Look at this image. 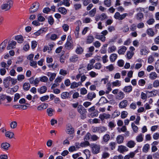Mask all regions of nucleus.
Returning <instances> with one entry per match:
<instances>
[{
  "label": "nucleus",
  "instance_id": "obj_14",
  "mask_svg": "<svg viewBox=\"0 0 159 159\" xmlns=\"http://www.w3.org/2000/svg\"><path fill=\"white\" fill-rule=\"evenodd\" d=\"M69 61L70 62L72 63L77 62L79 61V57L78 56L76 55H74L70 57Z\"/></svg>",
  "mask_w": 159,
  "mask_h": 159
},
{
  "label": "nucleus",
  "instance_id": "obj_34",
  "mask_svg": "<svg viewBox=\"0 0 159 159\" xmlns=\"http://www.w3.org/2000/svg\"><path fill=\"white\" fill-rule=\"evenodd\" d=\"M84 49L82 47L78 46L76 48L75 51V52L78 54H82L83 52Z\"/></svg>",
  "mask_w": 159,
  "mask_h": 159
},
{
  "label": "nucleus",
  "instance_id": "obj_59",
  "mask_svg": "<svg viewBox=\"0 0 159 159\" xmlns=\"http://www.w3.org/2000/svg\"><path fill=\"white\" fill-rule=\"evenodd\" d=\"M131 126L134 132L135 133H137L138 130V127L135 125L134 123H132Z\"/></svg>",
  "mask_w": 159,
  "mask_h": 159
},
{
  "label": "nucleus",
  "instance_id": "obj_54",
  "mask_svg": "<svg viewBox=\"0 0 159 159\" xmlns=\"http://www.w3.org/2000/svg\"><path fill=\"white\" fill-rule=\"evenodd\" d=\"M68 72L67 71L65 70H64L63 69H61L60 70L59 74L60 75H62L63 76H65L66 75Z\"/></svg>",
  "mask_w": 159,
  "mask_h": 159
},
{
  "label": "nucleus",
  "instance_id": "obj_29",
  "mask_svg": "<svg viewBox=\"0 0 159 159\" xmlns=\"http://www.w3.org/2000/svg\"><path fill=\"white\" fill-rule=\"evenodd\" d=\"M132 90V87L131 85H129L127 86H125L123 89V90L125 93H129Z\"/></svg>",
  "mask_w": 159,
  "mask_h": 159
},
{
  "label": "nucleus",
  "instance_id": "obj_56",
  "mask_svg": "<svg viewBox=\"0 0 159 159\" xmlns=\"http://www.w3.org/2000/svg\"><path fill=\"white\" fill-rule=\"evenodd\" d=\"M107 130L106 127L104 126L98 127V133H102L104 132Z\"/></svg>",
  "mask_w": 159,
  "mask_h": 159
},
{
  "label": "nucleus",
  "instance_id": "obj_43",
  "mask_svg": "<svg viewBox=\"0 0 159 159\" xmlns=\"http://www.w3.org/2000/svg\"><path fill=\"white\" fill-rule=\"evenodd\" d=\"M30 87V84L28 83H25L23 85V89L24 90H28Z\"/></svg>",
  "mask_w": 159,
  "mask_h": 159
},
{
  "label": "nucleus",
  "instance_id": "obj_22",
  "mask_svg": "<svg viewBox=\"0 0 159 159\" xmlns=\"http://www.w3.org/2000/svg\"><path fill=\"white\" fill-rule=\"evenodd\" d=\"M66 132L69 134H73L74 132V129L71 125H68L66 128Z\"/></svg>",
  "mask_w": 159,
  "mask_h": 159
},
{
  "label": "nucleus",
  "instance_id": "obj_28",
  "mask_svg": "<svg viewBox=\"0 0 159 159\" xmlns=\"http://www.w3.org/2000/svg\"><path fill=\"white\" fill-rule=\"evenodd\" d=\"M73 43L71 40L67 41L65 44V48L68 49L72 48H73Z\"/></svg>",
  "mask_w": 159,
  "mask_h": 159
},
{
  "label": "nucleus",
  "instance_id": "obj_5",
  "mask_svg": "<svg viewBox=\"0 0 159 159\" xmlns=\"http://www.w3.org/2000/svg\"><path fill=\"white\" fill-rule=\"evenodd\" d=\"M149 52V50L146 47H143L140 50V54L142 56L147 55Z\"/></svg>",
  "mask_w": 159,
  "mask_h": 159
},
{
  "label": "nucleus",
  "instance_id": "obj_33",
  "mask_svg": "<svg viewBox=\"0 0 159 159\" xmlns=\"http://www.w3.org/2000/svg\"><path fill=\"white\" fill-rule=\"evenodd\" d=\"M117 55L115 53H112L110 56V60L111 62H114L117 59Z\"/></svg>",
  "mask_w": 159,
  "mask_h": 159
},
{
  "label": "nucleus",
  "instance_id": "obj_11",
  "mask_svg": "<svg viewBox=\"0 0 159 159\" xmlns=\"http://www.w3.org/2000/svg\"><path fill=\"white\" fill-rule=\"evenodd\" d=\"M29 81L31 84H34L37 86L39 82V80L37 78L34 79V77H31L29 79Z\"/></svg>",
  "mask_w": 159,
  "mask_h": 159
},
{
  "label": "nucleus",
  "instance_id": "obj_24",
  "mask_svg": "<svg viewBox=\"0 0 159 159\" xmlns=\"http://www.w3.org/2000/svg\"><path fill=\"white\" fill-rule=\"evenodd\" d=\"M125 94L121 91H120L116 96V98L119 100L122 99L125 97Z\"/></svg>",
  "mask_w": 159,
  "mask_h": 159
},
{
  "label": "nucleus",
  "instance_id": "obj_39",
  "mask_svg": "<svg viewBox=\"0 0 159 159\" xmlns=\"http://www.w3.org/2000/svg\"><path fill=\"white\" fill-rule=\"evenodd\" d=\"M14 133L13 132L7 131L5 133V136L9 139H12L14 137Z\"/></svg>",
  "mask_w": 159,
  "mask_h": 159
},
{
  "label": "nucleus",
  "instance_id": "obj_20",
  "mask_svg": "<svg viewBox=\"0 0 159 159\" xmlns=\"http://www.w3.org/2000/svg\"><path fill=\"white\" fill-rule=\"evenodd\" d=\"M7 42V40L4 41L0 45V53L2 52L6 47V45Z\"/></svg>",
  "mask_w": 159,
  "mask_h": 159
},
{
  "label": "nucleus",
  "instance_id": "obj_58",
  "mask_svg": "<svg viewBox=\"0 0 159 159\" xmlns=\"http://www.w3.org/2000/svg\"><path fill=\"white\" fill-rule=\"evenodd\" d=\"M128 113L126 111H123L121 112V116L122 118L124 119L126 118L128 115Z\"/></svg>",
  "mask_w": 159,
  "mask_h": 159
},
{
  "label": "nucleus",
  "instance_id": "obj_45",
  "mask_svg": "<svg viewBox=\"0 0 159 159\" xmlns=\"http://www.w3.org/2000/svg\"><path fill=\"white\" fill-rule=\"evenodd\" d=\"M136 19L138 20H141L143 17V14L141 12H139L136 15Z\"/></svg>",
  "mask_w": 159,
  "mask_h": 159
},
{
  "label": "nucleus",
  "instance_id": "obj_4",
  "mask_svg": "<svg viewBox=\"0 0 159 159\" xmlns=\"http://www.w3.org/2000/svg\"><path fill=\"white\" fill-rule=\"evenodd\" d=\"M117 151L120 153H123L128 151V148L125 146L120 145L118 147Z\"/></svg>",
  "mask_w": 159,
  "mask_h": 159
},
{
  "label": "nucleus",
  "instance_id": "obj_9",
  "mask_svg": "<svg viewBox=\"0 0 159 159\" xmlns=\"http://www.w3.org/2000/svg\"><path fill=\"white\" fill-rule=\"evenodd\" d=\"M10 147V144L7 142L2 143L1 144V148L4 151H7L8 150L9 148Z\"/></svg>",
  "mask_w": 159,
  "mask_h": 159
},
{
  "label": "nucleus",
  "instance_id": "obj_49",
  "mask_svg": "<svg viewBox=\"0 0 159 159\" xmlns=\"http://www.w3.org/2000/svg\"><path fill=\"white\" fill-rule=\"evenodd\" d=\"M73 8L75 10H77L82 8V5L80 3H76L74 5Z\"/></svg>",
  "mask_w": 159,
  "mask_h": 159
},
{
  "label": "nucleus",
  "instance_id": "obj_17",
  "mask_svg": "<svg viewBox=\"0 0 159 159\" xmlns=\"http://www.w3.org/2000/svg\"><path fill=\"white\" fill-rule=\"evenodd\" d=\"M117 50L116 47L114 45L110 46L108 47L107 51L109 53H111L115 52Z\"/></svg>",
  "mask_w": 159,
  "mask_h": 159
},
{
  "label": "nucleus",
  "instance_id": "obj_41",
  "mask_svg": "<svg viewBox=\"0 0 159 159\" xmlns=\"http://www.w3.org/2000/svg\"><path fill=\"white\" fill-rule=\"evenodd\" d=\"M69 94L67 92H64L61 93V97L62 99H66L69 97Z\"/></svg>",
  "mask_w": 159,
  "mask_h": 159
},
{
  "label": "nucleus",
  "instance_id": "obj_52",
  "mask_svg": "<svg viewBox=\"0 0 159 159\" xmlns=\"http://www.w3.org/2000/svg\"><path fill=\"white\" fill-rule=\"evenodd\" d=\"M61 3L66 7H69L70 5V0H62L61 1Z\"/></svg>",
  "mask_w": 159,
  "mask_h": 159
},
{
  "label": "nucleus",
  "instance_id": "obj_44",
  "mask_svg": "<svg viewBox=\"0 0 159 159\" xmlns=\"http://www.w3.org/2000/svg\"><path fill=\"white\" fill-rule=\"evenodd\" d=\"M150 148L149 144L147 143L144 145L143 148V151L144 152H147Z\"/></svg>",
  "mask_w": 159,
  "mask_h": 159
},
{
  "label": "nucleus",
  "instance_id": "obj_25",
  "mask_svg": "<svg viewBox=\"0 0 159 159\" xmlns=\"http://www.w3.org/2000/svg\"><path fill=\"white\" fill-rule=\"evenodd\" d=\"M16 44V42L15 41H11L8 44V45L7 47V50H10L14 48Z\"/></svg>",
  "mask_w": 159,
  "mask_h": 159
},
{
  "label": "nucleus",
  "instance_id": "obj_15",
  "mask_svg": "<svg viewBox=\"0 0 159 159\" xmlns=\"http://www.w3.org/2000/svg\"><path fill=\"white\" fill-rule=\"evenodd\" d=\"M82 85V84L80 82H74L71 84L70 88L71 89H74L78 87L79 86Z\"/></svg>",
  "mask_w": 159,
  "mask_h": 159
},
{
  "label": "nucleus",
  "instance_id": "obj_64",
  "mask_svg": "<svg viewBox=\"0 0 159 159\" xmlns=\"http://www.w3.org/2000/svg\"><path fill=\"white\" fill-rule=\"evenodd\" d=\"M152 137L154 140H158L159 139V133L158 132L154 133L152 135Z\"/></svg>",
  "mask_w": 159,
  "mask_h": 159
},
{
  "label": "nucleus",
  "instance_id": "obj_36",
  "mask_svg": "<svg viewBox=\"0 0 159 159\" xmlns=\"http://www.w3.org/2000/svg\"><path fill=\"white\" fill-rule=\"evenodd\" d=\"M83 68V67H80L78 69V71L79 73L75 77V80L78 81L79 80L80 78L81 77L82 74L81 72L82 71V69Z\"/></svg>",
  "mask_w": 159,
  "mask_h": 159
},
{
  "label": "nucleus",
  "instance_id": "obj_31",
  "mask_svg": "<svg viewBox=\"0 0 159 159\" xmlns=\"http://www.w3.org/2000/svg\"><path fill=\"white\" fill-rule=\"evenodd\" d=\"M58 11L64 15L66 14L67 13V10L64 7H60L58 9Z\"/></svg>",
  "mask_w": 159,
  "mask_h": 159
},
{
  "label": "nucleus",
  "instance_id": "obj_10",
  "mask_svg": "<svg viewBox=\"0 0 159 159\" xmlns=\"http://www.w3.org/2000/svg\"><path fill=\"white\" fill-rule=\"evenodd\" d=\"M46 75L49 77V80L51 82L54 80L57 75L56 73L50 72H47Z\"/></svg>",
  "mask_w": 159,
  "mask_h": 159
},
{
  "label": "nucleus",
  "instance_id": "obj_8",
  "mask_svg": "<svg viewBox=\"0 0 159 159\" xmlns=\"http://www.w3.org/2000/svg\"><path fill=\"white\" fill-rule=\"evenodd\" d=\"M128 105V101L126 100H124L120 102L119 104V107L120 108H124L127 106Z\"/></svg>",
  "mask_w": 159,
  "mask_h": 159
},
{
  "label": "nucleus",
  "instance_id": "obj_50",
  "mask_svg": "<svg viewBox=\"0 0 159 159\" xmlns=\"http://www.w3.org/2000/svg\"><path fill=\"white\" fill-rule=\"evenodd\" d=\"M15 39L18 41L19 43L22 42L23 40L22 36L21 35H18L15 37Z\"/></svg>",
  "mask_w": 159,
  "mask_h": 159
},
{
  "label": "nucleus",
  "instance_id": "obj_55",
  "mask_svg": "<svg viewBox=\"0 0 159 159\" xmlns=\"http://www.w3.org/2000/svg\"><path fill=\"white\" fill-rule=\"evenodd\" d=\"M37 19L40 22L44 21L45 20L44 17L42 16L40 14L38 15Z\"/></svg>",
  "mask_w": 159,
  "mask_h": 159
},
{
  "label": "nucleus",
  "instance_id": "obj_27",
  "mask_svg": "<svg viewBox=\"0 0 159 159\" xmlns=\"http://www.w3.org/2000/svg\"><path fill=\"white\" fill-rule=\"evenodd\" d=\"M111 84L112 87H119L121 85V82L119 80H116L112 82Z\"/></svg>",
  "mask_w": 159,
  "mask_h": 159
},
{
  "label": "nucleus",
  "instance_id": "obj_48",
  "mask_svg": "<svg viewBox=\"0 0 159 159\" xmlns=\"http://www.w3.org/2000/svg\"><path fill=\"white\" fill-rule=\"evenodd\" d=\"M39 79V81H40L41 82L44 83L47 82L48 80V78L45 76H43L41 77Z\"/></svg>",
  "mask_w": 159,
  "mask_h": 159
},
{
  "label": "nucleus",
  "instance_id": "obj_46",
  "mask_svg": "<svg viewBox=\"0 0 159 159\" xmlns=\"http://www.w3.org/2000/svg\"><path fill=\"white\" fill-rule=\"evenodd\" d=\"M116 143L115 142H111L109 143V146L111 150L115 148Z\"/></svg>",
  "mask_w": 159,
  "mask_h": 159
},
{
  "label": "nucleus",
  "instance_id": "obj_40",
  "mask_svg": "<svg viewBox=\"0 0 159 159\" xmlns=\"http://www.w3.org/2000/svg\"><path fill=\"white\" fill-rule=\"evenodd\" d=\"M48 104L46 103L42 104L37 107V109L39 111H41L43 109H46L47 107Z\"/></svg>",
  "mask_w": 159,
  "mask_h": 159
},
{
  "label": "nucleus",
  "instance_id": "obj_19",
  "mask_svg": "<svg viewBox=\"0 0 159 159\" xmlns=\"http://www.w3.org/2000/svg\"><path fill=\"white\" fill-rule=\"evenodd\" d=\"M96 96L95 93L93 92L89 93L87 95V98L89 101H92Z\"/></svg>",
  "mask_w": 159,
  "mask_h": 159
},
{
  "label": "nucleus",
  "instance_id": "obj_37",
  "mask_svg": "<svg viewBox=\"0 0 159 159\" xmlns=\"http://www.w3.org/2000/svg\"><path fill=\"white\" fill-rule=\"evenodd\" d=\"M147 33L149 36L151 37H153L155 34V33L153 30L151 28L147 29Z\"/></svg>",
  "mask_w": 159,
  "mask_h": 159
},
{
  "label": "nucleus",
  "instance_id": "obj_21",
  "mask_svg": "<svg viewBox=\"0 0 159 159\" xmlns=\"http://www.w3.org/2000/svg\"><path fill=\"white\" fill-rule=\"evenodd\" d=\"M110 116L111 115L109 114L104 113L100 115L99 117L102 121H103L104 119H108L110 117Z\"/></svg>",
  "mask_w": 159,
  "mask_h": 159
},
{
  "label": "nucleus",
  "instance_id": "obj_26",
  "mask_svg": "<svg viewBox=\"0 0 159 159\" xmlns=\"http://www.w3.org/2000/svg\"><path fill=\"white\" fill-rule=\"evenodd\" d=\"M135 145L136 143L135 142L132 140L129 141L126 144L127 147L130 148H134L135 146Z\"/></svg>",
  "mask_w": 159,
  "mask_h": 159
},
{
  "label": "nucleus",
  "instance_id": "obj_38",
  "mask_svg": "<svg viewBox=\"0 0 159 159\" xmlns=\"http://www.w3.org/2000/svg\"><path fill=\"white\" fill-rule=\"evenodd\" d=\"M110 138V136L109 134H105L103 137V141L104 143H107L109 140Z\"/></svg>",
  "mask_w": 159,
  "mask_h": 159
},
{
  "label": "nucleus",
  "instance_id": "obj_42",
  "mask_svg": "<svg viewBox=\"0 0 159 159\" xmlns=\"http://www.w3.org/2000/svg\"><path fill=\"white\" fill-rule=\"evenodd\" d=\"M111 84L110 83H108L106 85L107 90L106 91V93L107 94H108L109 92L112 90L111 88Z\"/></svg>",
  "mask_w": 159,
  "mask_h": 159
},
{
  "label": "nucleus",
  "instance_id": "obj_35",
  "mask_svg": "<svg viewBox=\"0 0 159 159\" xmlns=\"http://www.w3.org/2000/svg\"><path fill=\"white\" fill-rule=\"evenodd\" d=\"M47 90V88L45 86H43L38 89V92L40 94L45 93Z\"/></svg>",
  "mask_w": 159,
  "mask_h": 159
},
{
  "label": "nucleus",
  "instance_id": "obj_63",
  "mask_svg": "<svg viewBox=\"0 0 159 159\" xmlns=\"http://www.w3.org/2000/svg\"><path fill=\"white\" fill-rule=\"evenodd\" d=\"M153 86L154 88H157L159 87V80H155L153 84Z\"/></svg>",
  "mask_w": 159,
  "mask_h": 159
},
{
  "label": "nucleus",
  "instance_id": "obj_60",
  "mask_svg": "<svg viewBox=\"0 0 159 159\" xmlns=\"http://www.w3.org/2000/svg\"><path fill=\"white\" fill-rule=\"evenodd\" d=\"M62 28L65 32H67L69 30V26L67 24H64L62 26Z\"/></svg>",
  "mask_w": 159,
  "mask_h": 159
},
{
  "label": "nucleus",
  "instance_id": "obj_13",
  "mask_svg": "<svg viewBox=\"0 0 159 159\" xmlns=\"http://www.w3.org/2000/svg\"><path fill=\"white\" fill-rule=\"evenodd\" d=\"M149 78L151 80H154L158 77L157 73L155 72H152L149 75Z\"/></svg>",
  "mask_w": 159,
  "mask_h": 159
},
{
  "label": "nucleus",
  "instance_id": "obj_18",
  "mask_svg": "<svg viewBox=\"0 0 159 159\" xmlns=\"http://www.w3.org/2000/svg\"><path fill=\"white\" fill-rule=\"evenodd\" d=\"M94 38L91 35H88L86 38V43L87 44H90L92 43L94 40Z\"/></svg>",
  "mask_w": 159,
  "mask_h": 159
},
{
  "label": "nucleus",
  "instance_id": "obj_47",
  "mask_svg": "<svg viewBox=\"0 0 159 159\" xmlns=\"http://www.w3.org/2000/svg\"><path fill=\"white\" fill-rule=\"evenodd\" d=\"M134 54V52H131L130 51H128L127 52L126 54V57L128 59H130L132 58Z\"/></svg>",
  "mask_w": 159,
  "mask_h": 159
},
{
  "label": "nucleus",
  "instance_id": "obj_57",
  "mask_svg": "<svg viewBox=\"0 0 159 159\" xmlns=\"http://www.w3.org/2000/svg\"><path fill=\"white\" fill-rule=\"evenodd\" d=\"M17 126V122L16 121H13L11 122L10 124V127L11 129H15L16 128Z\"/></svg>",
  "mask_w": 159,
  "mask_h": 159
},
{
  "label": "nucleus",
  "instance_id": "obj_30",
  "mask_svg": "<svg viewBox=\"0 0 159 159\" xmlns=\"http://www.w3.org/2000/svg\"><path fill=\"white\" fill-rule=\"evenodd\" d=\"M144 135L143 134L141 133L139 134L136 137V140L138 142H141L143 140V137Z\"/></svg>",
  "mask_w": 159,
  "mask_h": 159
},
{
  "label": "nucleus",
  "instance_id": "obj_62",
  "mask_svg": "<svg viewBox=\"0 0 159 159\" xmlns=\"http://www.w3.org/2000/svg\"><path fill=\"white\" fill-rule=\"evenodd\" d=\"M54 111V110H53L51 108H48L47 109V112L48 115L50 116H52V112Z\"/></svg>",
  "mask_w": 159,
  "mask_h": 159
},
{
  "label": "nucleus",
  "instance_id": "obj_6",
  "mask_svg": "<svg viewBox=\"0 0 159 159\" xmlns=\"http://www.w3.org/2000/svg\"><path fill=\"white\" fill-rule=\"evenodd\" d=\"M92 150L93 153L94 154H97L99 152L100 150V146L97 144H94L92 146Z\"/></svg>",
  "mask_w": 159,
  "mask_h": 159
},
{
  "label": "nucleus",
  "instance_id": "obj_3",
  "mask_svg": "<svg viewBox=\"0 0 159 159\" xmlns=\"http://www.w3.org/2000/svg\"><path fill=\"white\" fill-rule=\"evenodd\" d=\"M11 77L10 76L5 78L3 80V83L4 86L6 88H9L10 84Z\"/></svg>",
  "mask_w": 159,
  "mask_h": 159
},
{
  "label": "nucleus",
  "instance_id": "obj_16",
  "mask_svg": "<svg viewBox=\"0 0 159 159\" xmlns=\"http://www.w3.org/2000/svg\"><path fill=\"white\" fill-rule=\"evenodd\" d=\"M78 112L81 114H84L86 112V109L82 105H79L77 107Z\"/></svg>",
  "mask_w": 159,
  "mask_h": 159
},
{
  "label": "nucleus",
  "instance_id": "obj_61",
  "mask_svg": "<svg viewBox=\"0 0 159 159\" xmlns=\"http://www.w3.org/2000/svg\"><path fill=\"white\" fill-rule=\"evenodd\" d=\"M104 4L107 7H110L111 5V0H105Z\"/></svg>",
  "mask_w": 159,
  "mask_h": 159
},
{
  "label": "nucleus",
  "instance_id": "obj_51",
  "mask_svg": "<svg viewBox=\"0 0 159 159\" xmlns=\"http://www.w3.org/2000/svg\"><path fill=\"white\" fill-rule=\"evenodd\" d=\"M155 68L157 72L159 74V59L156 62Z\"/></svg>",
  "mask_w": 159,
  "mask_h": 159
},
{
  "label": "nucleus",
  "instance_id": "obj_1",
  "mask_svg": "<svg viewBox=\"0 0 159 159\" xmlns=\"http://www.w3.org/2000/svg\"><path fill=\"white\" fill-rule=\"evenodd\" d=\"M75 24L76 25V27L74 31L75 37L76 39L80 38V28L82 25V22L80 20L77 21Z\"/></svg>",
  "mask_w": 159,
  "mask_h": 159
},
{
  "label": "nucleus",
  "instance_id": "obj_23",
  "mask_svg": "<svg viewBox=\"0 0 159 159\" xmlns=\"http://www.w3.org/2000/svg\"><path fill=\"white\" fill-rule=\"evenodd\" d=\"M124 137L121 135H118L116 138V141L117 143L120 144L123 143Z\"/></svg>",
  "mask_w": 159,
  "mask_h": 159
},
{
  "label": "nucleus",
  "instance_id": "obj_53",
  "mask_svg": "<svg viewBox=\"0 0 159 159\" xmlns=\"http://www.w3.org/2000/svg\"><path fill=\"white\" fill-rule=\"evenodd\" d=\"M96 8H94L92 9L89 12V14L90 16L91 17L94 16L95 15V14L96 13Z\"/></svg>",
  "mask_w": 159,
  "mask_h": 159
},
{
  "label": "nucleus",
  "instance_id": "obj_32",
  "mask_svg": "<svg viewBox=\"0 0 159 159\" xmlns=\"http://www.w3.org/2000/svg\"><path fill=\"white\" fill-rule=\"evenodd\" d=\"M127 48L125 46H122L118 50V52L119 54H124L126 51Z\"/></svg>",
  "mask_w": 159,
  "mask_h": 159
},
{
  "label": "nucleus",
  "instance_id": "obj_12",
  "mask_svg": "<svg viewBox=\"0 0 159 159\" xmlns=\"http://www.w3.org/2000/svg\"><path fill=\"white\" fill-rule=\"evenodd\" d=\"M7 64L5 62H2L1 63V65L2 67L6 68L8 70L9 67L12 63V61L11 60H9L7 61Z\"/></svg>",
  "mask_w": 159,
  "mask_h": 159
},
{
  "label": "nucleus",
  "instance_id": "obj_7",
  "mask_svg": "<svg viewBox=\"0 0 159 159\" xmlns=\"http://www.w3.org/2000/svg\"><path fill=\"white\" fill-rule=\"evenodd\" d=\"M47 30V28H41L36 32L34 33L33 35L36 37L39 35L43 33L44 32H46Z\"/></svg>",
  "mask_w": 159,
  "mask_h": 159
},
{
  "label": "nucleus",
  "instance_id": "obj_2",
  "mask_svg": "<svg viewBox=\"0 0 159 159\" xmlns=\"http://www.w3.org/2000/svg\"><path fill=\"white\" fill-rule=\"evenodd\" d=\"M12 5V2L11 1H9L7 3L3 4L1 6V8L3 10L7 11L11 8Z\"/></svg>",
  "mask_w": 159,
  "mask_h": 159
}]
</instances>
